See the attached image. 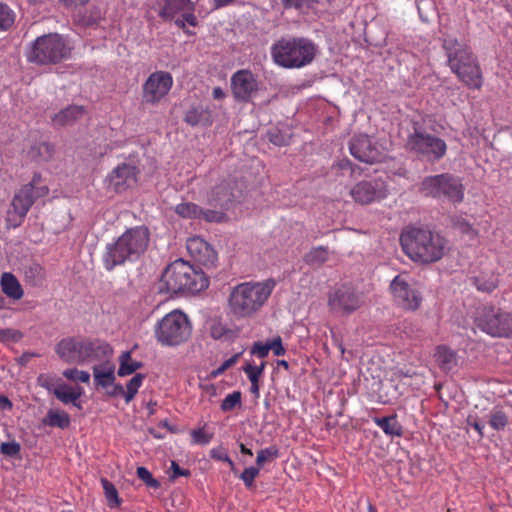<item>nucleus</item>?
I'll return each mask as SVG.
<instances>
[{
  "label": "nucleus",
  "instance_id": "obj_1",
  "mask_svg": "<svg viewBox=\"0 0 512 512\" xmlns=\"http://www.w3.org/2000/svg\"><path fill=\"white\" fill-rule=\"evenodd\" d=\"M442 48L447 56V65L452 73L469 89L480 90L483 73L477 56L466 43L452 36L442 38Z\"/></svg>",
  "mask_w": 512,
  "mask_h": 512
},
{
  "label": "nucleus",
  "instance_id": "obj_2",
  "mask_svg": "<svg viewBox=\"0 0 512 512\" xmlns=\"http://www.w3.org/2000/svg\"><path fill=\"white\" fill-rule=\"evenodd\" d=\"M400 244L412 261L431 264L444 256L447 241L439 233L427 228L409 227L402 231Z\"/></svg>",
  "mask_w": 512,
  "mask_h": 512
},
{
  "label": "nucleus",
  "instance_id": "obj_3",
  "mask_svg": "<svg viewBox=\"0 0 512 512\" xmlns=\"http://www.w3.org/2000/svg\"><path fill=\"white\" fill-rule=\"evenodd\" d=\"M149 242L148 227L141 225L127 229L115 242L106 245L102 257L104 267L112 271L126 261H137L147 250Z\"/></svg>",
  "mask_w": 512,
  "mask_h": 512
},
{
  "label": "nucleus",
  "instance_id": "obj_4",
  "mask_svg": "<svg viewBox=\"0 0 512 512\" xmlns=\"http://www.w3.org/2000/svg\"><path fill=\"white\" fill-rule=\"evenodd\" d=\"M209 277L204 271L196 270L187 261L177 259L162 273L158 287L159 293L170 296L198 293L209 286Z\"/></svg>",
  "mask_w": 512,
  "mask_h": 512
},
{
  "label": "nucleus",
  "instance_id": "obj_5",
  "mask_svg": "<svg viewBox=\"0 0 512 512\" xmlns=\"http://www.w3.org/2000/svg\"><path fill=\"white\" fill-rule=\"evenodd\" d=\"M317 47L304 37H282L271 46L273 61L287 69L302 68L315 58Z\"/></svg>",
  "mask_w": 512,
  "mask_h": 512
},
{
  "label": "nucleus",
  "instance_id": "obj_6",
  "mask_svg": "<svg viewBox=\"0 0 512 512\" xmlns=\"http://www.w3.org/2000/svg\"><path fill=\"white\" fill-rule=\"evenodd\" d=\"M275 286L274 280L264 283H241L232 288L228 305L238 318L250 316L267 301Z\"/></svg>",
  "mask_w": 512,
  "mask_h": 512
},
{
  "label": "nucleus",
  "instance_id": "obj_7",
  "mask_svg": "<svg viewBox=\"0 0 512 512\" xmlns=\"http://www.w3.org/2000/svg\"><path fill=\"white\" fill-rule=\"evenodd\" d=\"M418 192L425 198L447 201L456 206L463 202L465 186L462 179L449 172L424 177Z\"/></svg>",
  "mask_w": 512,
  "mask_h": 512
},
{
  "label": "nucleus",
  "instance_id": "obj_8",
  "mask_svg": "<svg viewBox=\"0 0 512 512\" xmlns=\"http://www.w3.org/2000/svg\"><path fill=\"white\" fill-rule=\"evenodd\" d=\"M70 55L68 42L58 33L37 37L26 51L28 62L37 65H55L68 59Z\"/></svg>",
  "mask_w": 512,
  "mask_h": 512
},
{
  "label": "nucleus",
  "instance_id": "obj_9",
  "mask_svg": "<svg viewBox=\"0 0 512 512\" xmlns=\"http://www.w3.org/2000/svg\"><path fill=\"white\" fill-rule=\"evenodd\" d=\"M405 148L419 159L431 163L440 161L447 152L446 142L442 138L426 132L418 122H413L412 132L407 136Z\"/></svg>",
  "mask_w": 512,
  "mask_h": 512
},
{
  "label": "nucleus",
  "instance_id": "obj_10",
  "mask_svg": "<svg viewBox=\"0 0 512 512\" xmlns=\"http://www.w3.org/2000/svg\"><path fill=\"white\" fill-rule=\"evenodd\" d=\"M191 324L181 311L174 310L166 314L155 326V337L166 346H177L186 342L191 336Z\"/></svg>",
  "mask_w": 512,
  "mask_h": 512
},
{
  "label": "nucleus",
  "instance_id": "obj_11",
  "mask_svg": "<svg viewBox=\"0 0 512 512\" xmlns=\"http://www.w3.org/2000/svg\"><path fill=\"white\" fill-rule=\"evenodd\" d=\"M476 326L493 337L512 338V314L496 309L483 307L475 318Z\"/></svg>",
  "mask_w": 512,
  "mask_h": 512
},
{
  "label": "nucleus",
  "instance_id": "obj_12",
  "mask_svg": "<svg viewBox=\"0 0 512 512\" xmlns=\"http://www.w3.org/2000/svg\"><path fill=\"white\" fill-rule=\"evenodd\" d=\"M363 304L361 295L350 285L343 284L329 293L328 306L332 312L350 315Z\"/></svg>",
  "mask_w": 512,
  "mask_h": 512
},
{
  "label": "nucleus",
  "instance_id": "obj_13",
  "mask_svg": "<svg viewBox=\"0 0 512 512\" xmlns=\"http://www.w3.org/2000/svg\"><path fill=\"white\" fill-rule=\"evenodd\" d=\"M243 196L242 183L235 179L223 180L211 190L208 202L221 210H229Z\"/></svg>",
  "mask_w": 512,
  "mask_h": 512
},
{
  "label": "nucleus",
  "instance_id": "obj_14",
  "mask_svg": "<svg viewBox=\"0 0 512 512\" xmlns=\"http://www.w3.org/2000/svg\"><path fill=\"white\" fill-rule=\"evenodd\" d=\"M349 151L354 158L367 164L380 163L386 159L380 146L367 134L354 135L349 141Z\"/></svg>",
  "mask_w": 512,
  "mask_h": 512
},
{
  "label": "nucleus",
  "instance_id": "obj_15",
  "mask_svg": "<svg viewBox=\"0 0 512 512\" xmlns=\"http://www.w3.org/2000/svg\"><path fill=\"white\" fill-rule=\"evenodd\" d=\"M173 85V78L169 72L156 71L149 75L143 84V99L146 103H158L168 94Z\"/></svg>",
  "mask_w": 512,
  "mask_h": 512
},
{
  "label": "nucleus",
  "instance_id": "obj_16",
  "mask_svg": "<svg viewBox=\"0 0 512 512\" xmlns=\"http://www.w3.org/2000/svg\"><path fill=\"white\" fill-rule=\"evenodd\" d=\"M231 89L236 101L250 102L259 89L256 75L248 69L236 71L231 77Z\"/></svg>",
  "mask_w": 512,
  "mask_h": 512
},
{
  "label": "nucleus",
  "instance_id": "obj_17",
  "mask_svg": "<svg viewBox=\"0 0 512 512\" xmlns=\"http://www.w3.org/2000/svg\"><path fill=\"white\" fill-rule=\"evenodd\" d=\"M391 292L396 303L405 310L415 311L422 302L421 294L403 277L397 275L390 284Z\"/></svg>",
  "mask_w": 512,
  "mask_h": 512
},
{
  "label": "nucleus",
  "instance_id": "obj_18",
  "mask_svg": "<svg viewBox=\"0 0 512 512\" xmlns=\"http://www.w3.org/2000/svg\"><path fill=\"white\" fill-rule=\"evenodd\" d=\"M187 251L191 258L207 271L216 268L218 262V254L215 249L203 238L194 236L187 240Z\"/></svg>",
  "mask_w": 512,
  "mask_h": 512
},
{
  "label": "nucleus",
  "instance_id": "obj_19",
  "mask_svg": "<svg viewBox=\"0 0 512 512\" xmlns=\"http://www.w3.org/2000/svg\"><path fill=\"white\" fill-rule=\"evenodd\" d=\"M350 195L357 203L370 204L384 199L387 196V189L381 179L364 180L350 190Z\"/></svg>",
  "mask_w": 512,
  "mask_h": 512
},
{
  "label": "nucleus",
  "instance_id": "obj_20",
  "mask_svg": "<svg viewBox=\"0 0 512 512\" xmlns=\"http://www.w3.org/2000/svg\"><path fill=\"white\" fill-rule=\"evenodd\" d=\"M49 193V188L32 189L31 185H23L14 195L12 199V207L14 212L23 219L33 204Z\"/></svg>",
  "mask_w": 512,
  "mask_h": 512
},
{
  "label": "nucleus",
  "instance_id": "obj_21",
  "mask_svg": "<svg viewBox=\"0 0 512 512\" xmlns=\"http://www.w3.org/2000/svg\"><path fill=\"white\" fill-rule=\"evenodd\" d=\"M139 170L136 166L122 163L115 167L108 175L110 187L117 193H121L137 182Z\"/></svg>",
  "mask_w": 512,
  "mask_h": 512
},
{
  "label": "nucleus",
  "instance_id": "obj_22",
  "mask_svg": "<svg viewBox=\"0 0 512 512\" xmlns=\"http://www.w3.org/2000/svg\"><path fill=\"white\" fill-rule=\"evenodd\" d=\"M80 354L78 355L83 360V363L92 361H102L110 359L113 355L112 346L100 339H82V346H80Z\"/></svg>",
  "mask_w": 512,
  "mask_h": 512
},
{
  "label": "nucleus",
  "instance_id": "obj_23",
  "mask_svg": "<svg viewBox=\"0 0 512 512\" xmlns=\"http://www.w3.org/2000/svg\"><path fill=\"white\" fill-rule=\"evenodd\" d=\"M82 339L76 337H66L61 339L55 346V352L61 360L68 364H83L80 354Z\"/></svg>",
  "mask_w": 512,
  "mask_h": 512
},
{
  "label": "nucleus",
  "instance_id": "obj_24",
  "mask_svg": "<svg viewBox=\"0 0 512 512\" xmlns=\"http://www.w3.org/2000/svg\"><path fill=\"white\" fill-rule=\"evenodd\" d=\"M95 387L108 389L116 380L115 365L110 359L92 367Z\"/></svg>",
  "mask_w": 512,
  "mask_h": 512
},
{
  "label": "nucleus",
  "instance_id": "obj_25",
  "mask_svg": "<svg viewBox=\"0 0 512 512\" xmlns=\"http://www.w3.org/2000/svg\"><path fill=\"white\" fill-rule=\"evenodd\" d=\"M164 5L158 15L165 21L172 20L178 13L194 11L195 5L191 0H163Z\"/></svg>",
  "mask_w": 512,
  "mask_h": 512
},
{
  "label": "nucleus",
  "instance_id": "obj_26",
  "mask_svg": "<svg viewBox=\"0 0 512 512\" xmlns=\"http://www.w3.org/2000/svg\"><path fill=\"white\" fill-rule=\"evenodd\" d=\"M1 289L2 292L10 299L12 300H20L23 295L24 291L23 288L17 279V277L10 273V272H4L1 275L0 279Z\"/></svg>",
  "mask_w": 512,
  "mask_h": 512
},
{
  "label": "nucleus",
  "instance_id": "obj_27",
  "mask_svg": "<svg viewBox=\"0 0 512 512\" xmlns=\"http://www.w3.org/2000/svg\"><path fill=\"white\" fill-rule=\"evenodd\" d=\"M85 113L83 106L70 105L62 110L52 118V122L58 126H66L73 124L76 120L81 118Z\"/></svg>",
  "mask_w": 512,
  "mask_h": 512
},
{
  "label": "nucleus",
  "instance_id": "obj_28",
  "mask_svg": "<svg viewBox=\"0 0 512 512\" xmlns=\"http://www.w3.org/2000/svg\"><path fill=\"white\" fill-rule=\"evenodd\" d=\"M183 120L192 127L197 125L208 126L212 123L210 111L202 106H192L186 111Z\"/></svg>",
  "mask_w": 512,
  "mask_h": 512
},
{
  "label": "nucleus",
  "instance_id": "obj_29",
  "mask_svg": "<svg viewBox=\"0 0 512 512\" xmlns=\"http://www.w3.org/2000/svg\"><path fill=\"white\" fill-rule=\"evenodd\" d=\"M373 421L387 436L401 437L404 433L403 426L398 421L396 414L385 417H375L373 418Z\"/></svg>",
  "mask_w": 512,
  "mask_h": 512
},
{
  "label": "nucleus",
  "instance_id": "obj_30",
  "mask_svg": "<svg viewBox=\"0 0 512 512\" xmlns=\"http://www.w3.org/2000/svg\"><path fill=\"white\" fill-rule=\"evenodd\" d=\"M435 359L441 370L451 371L457 364L456 353L446 345L436 348Z\"/></svg>",
  "mask_w": 512,
  "mask_h": 512
},
{
  "label": "nucleus",
  "instance_id": "obj_31",
  "mask_svg": "<svg viewBox=\"0 0 512 512\" xmlns=\"http://www.w3.org/2000/svg\"><path fill=\"white\" fill-rule=\"evenodd\" d=\"M45 426L66 429L71 424L70 416L67 412L58 409H49L46 416L42 419Z\"/></svg>",
  "mask_w": 512,
  "mask_h": 512
},
{
  "label": "nucleus",
  "instance_id": "obj_32",
  "mask_svg": "<svg viewBox=\"0 0 512 512\" xmlns=\"http://www.w3.org/2000/svg\"><path fill=\"white\" fill-rule=\"evenodd\" d=\"M131 355V351H124L119 356V368L117 371L118 376L125 377L131 375L143 367L144 364L140 361H133Z\"/></svg>",
  "mask_w": 512,
  "mask_h": 512
},
{
  "label": "nucleus",
  "instance_id": "obj_33",
  "mask_svg": "<svg viewBox=\"0 0 512 512\" xmlns=\"http://www.w3.org/2000/svg\"><path fill=\"white\" fill-rule=\"evenodd\" d=\"M24 278L29 285L40 287L43 285L46 278L45 269L39 263H31L25 267Z\"/></svg>",
  "mask_w": 512,
  "mask_h": 512
},
{
  "label": "nucleus",
  "instance_id": "obj_34",
  "mask_svg": "<svg viewBox=\"0 0 512 512\" xmlns=\"http://www.w3.org/2000/svg\"><path fill=\"white\" fill-rule=\"evenodd\" d=\"M55 147L49 142H40L31 146L28 155L35 161L48 162L52 159Z\"/></svg>",
  "mask_w": 512,
  "mask_h": 512
},
{
  "label": "nucleus",
  "instance_id": "obj_35",
  "mask_svg": "<svg viewBox=\"0 0 512 512\" xmlns=\"http://www.w3.org/2000/svg\"><path fill=\"white\" fill-rule=\"evenodd\" d=\"M82 394V388L78 387V390H74L72 387L65 383H59L57 390H55L54 396L61 401L63 404L74 403L77 401Z\"/></svg>",
  "mask_w": 512,
  "mask_h": 512
},
{
  "label": "nucleus",
  "instance_id": "obj_36",
  "mask_svg": "<svg viewBox=\"0 0 512 512\" xmlns=\"http://www.w3.org/2000/svg\"><path fill=\"white\" fill-rule=\"evenodd\" d=\"M175 213L182 218L201 219L203 209L195 203L183 202L176 205Z\"/></svg>",
  "mask_w": 512,
  "mask_h": 512
},
{
  "label": "nucleus",
  "instance_id": "obj_37",
  "mask_svg": "<svg viewBox=\"0 0 512 512\" xmlns=\"http://www.w3.org/2000/svg\"><path fill=\"white\" fill-rule=\"evenodd\" d=\"M490 427L496 431H503L509 423V417L501 408L494 407L489 413Z\"/></svg>",
  "mask_w": 512,
  "mask_h": 512
},
{
  "label": "nucleus",
  "instance_id": "obj_38",
  "mask_svg": "<svg viewBox=\"0 0 512 512\" xmlns=\"http://www.w3.org/2000/svg\"><path fill=\"white\" fill-rule=\"evenodd\" d=\"M328 260V248L325 246H318L312 248L304 256V261L308 265H322Z\"/></svg>",
  "mask_w": 512,
  "mask_h": 512
},
{
  "label": "nucleus",
  "instance_id": "obj_39",
  "mask_svg": "<svg viewBox=\"0 0 512 512\" xmlns=\"http://www.w3.org/2000/svg\"><path fill=\"white\" fill-rule=\"evenodd\" d=\"M102 488L110 508L120 506L122 500L119 498L115 485L106 478H101Z\"/></svg>",
  "mask_w": 512,
  "mask_h": 512
},
{
  "label": "nucleus",
  "instance_id": "obj_40",
  "mask_svg": "<svg viewBox=\"0 0 512 512\" xmlns=\"http://www.w3.org/2000/svg\"><path fill=\"white\" fill-rule=\"evenodd\" d=\"M451 225L460 233L468 235L470 238H475L478 234L477 230L465 218L461 216L451 217Z\"/></svg>",
  "mask_w": 512,
  "mask_h": 512
},
{
  "label": "nucleus",
  "instance_id": "obj_41",
  "mask_svg": "<svg viewBox=\"0 0 512 512\" xmlns=\"http://www.w3.org/2000/svg\"><path fill=\"white\" fill-rule=\"evenodd\" d=\"M145 379V375L141 373H136L127 383L125 390V401L129 403L133 400L135 395L138 393L139 388L141 387L143 381Z\"/></svg>",
  "mask_w": 512,
  "mask_h": 512
},
{
  "label": "nucleus",
  "instance_id": "obj_42",
  "mask_svg": "<svg viewBox=\"0 0 512 512\" xmlns=\"http://www.w3.org/2000/svg\"><path fill=\"white\" fill-rule=\"evenodd\" d=\"M318 3L319 0H281L285 10L294 9L297 11L309 10Z\"/></svg>",
  "mask_w": 512,
  "mask_h": 512
},
{
  "label": "nucleus",
  "instance_id": "obj_43",
  "mask_svg": "<svg viewBox=\"0 0 512 512\" xmlns=\"http://www.w3.org/2000/svg\"><path fill=\"white\" fill-rule=\"evenodd\" d=\"M210 335L215 340H230L234 337V331L220 322L214 323L210 328Z\"/></svg>",
  "mask_w": 512,
  "mask_h": 512
},
{
  "label": "nucleus",
  "instance_id": "obj_44",
  "mask_svg": "<svg viewBox=\"0 0 512 512\" xmlns=\"http://www.w3.org/2000/svg\"><path fill=\"white\" fill-rule=\"evenodd\" d=\"M279 457V449L276 445H272L265 449H261L257 453L256 464L258 466H263L266 461L274 460Z\"/></svg>",
  "mask_w": 512,
  "mask_h": 512
},
{
  "label": "nucleus",
  "instance_id": "obj_45",
  "mask_svg": "<svg viewBox=\"0 0 512 512\" xmlns=\"http://www.w3.org/2000/svg\"><path fill=\"white\" fill-rule=\"evenodd\" d=\"M15 20L14 12L8 5L0 3V30L9 29Z\"/></svg>",
  "mask_w": 512,
  "mask_h": 512
},
{
  "label": "nucleus",
  "instance_id": "obj_46",
  "mask_svg": "<svg viewBox=\"0 0 512 512\" xmlns=\"http://www.w3.org/2000/svg\"><path fill=\"white\" fill-rule=\"evenodd\" d=\"M242 394L240 391H234L228 394L221 403V410L223 412H230L237 406L241 405Z\"/></svg>",
  "mask_w": 512,
  "mask_h": 512
},
{
  "label": "nucleus",
  "instance_id": "obj_47",
  "mask_svg": "<svg viewBox=\"0 0 512 512\" xmlns=\"http://www.w3.org/2000/svg\"><path fill=\"white\" fill-rule=\"evenodd\" d=\"M136 474L140 480H142L148 487L158 489L161 486L160 481L155 479L151 472L143 466H140L136 470Z\"/></svg>",
  "mask_w": 512,
  "mask_h": 512
},
{
  "label": "nucleus",
  "instance_id": "obj_48",
  "mask_svg": "<svg viewBox=\"0 0 512 512\" xmlns=\"http://www.w3.org/2000/svg\"><path fill=\"white\" fill-rule=\"evenodd\" d=\"M267 137L275 146H287L290 142V136L282 133L279 129L274 128L268 131Z\"/></svg>",
  "mask_w": 512,
  "mask_h": 512
},
{
  "label": "nucleus",
  "instance_id": "obj_49",
  "mask_svg": "<svg viewBox=\"0 0 512 512\" xmlns=\"http://www.w3.org/2000/svg\"><path fill=\"white\" fill-rule=\"evenodd\" d=\"M63 376L68 380L80 381L82 383H88L90 381V374L86 371L78 370L77 368L64 370Z\"/></svg>",
  "mask_w": 512,
  "mask_h": 512
},
{
  "label": "nucleus",
  "instance_id": "obj_50",
  "mask_svg": "<svg viewBox=\"0 0 512 512\" xmlns=\"http://www.w3.org/2000/svg\"><path fill=\"white\" fill-rule=\"evenodd\" d=\"M192 442L198 445H207L213 439L212 433H207L204 428L191 431Z\"/></svg>",
  "mask_w": 512,
  "mask_h": 512
},
{
  "label": "nucleus",
  "instance_id": "obj_51",
  "mask_svg": "<svg viewBox=\"0 0 512 512\" xmlns=\"http://www.w3.org/2000/svg\"><path fill=\"white\" fill-rule=\"evenodd\" d=\"M21 451V446L16 441L3 442L0 445V453L8 457H17Z\"/></svg>",
  "mask_w": 512,
  "mask_h": 512
},
{
  "label": "nucleus",
  "instance_id": "obj_52",
  "mask_svg": "<svg viewBox=\"0 0 512 512\" xmlns=\"http://www.w3.org/2000/svg\"><path fill=\"white\" fill-rule=\"evenodd\" d=\"M259 472V468L254 466L245 468L243 470V472L240 475V478L242 479L247 488H251L253 486L254 480L259 475Z\"/></svg>",
  "mask_w": 512,
  "mask_h": 512
},
{
  "label": "nucleus",
  "instance_id": "obj_53",
  "mask_svg": "<svg viewBox=\"0 0 512 512\" xmlns=\"http://www.w3.org/2000/svg\"><path fill=\"white\" fill-rule=\"evenodd\" d=\"M226 218V214L222 211L212 210V209H203V213H201V219H204L207 222L221 223Z\"/></svg>",
  "mask_w": 512,
  "mask_h": 512
},
{
  "label": "nucleus",
  "instance_id": "obj_54",
  "mask_svg": "<svg viewBox=\"0 0 512 512\" xmlns=\"http://www.w3.org/2000/svg\"><path fill=\"white\" fill-rule=\"evenodd\" d=\"M37 383L42 388L46 389L49 393L55 394V390H57V385H55L54 379L48 375H39L37 377Z\"/></svg>",
  "mask_w": 512,
  "mask_h": 512
},
{
  "label": "nucleus",
  "instance_id": "obj_55",
  "mask_svg": "<svg viewBox=\"0 0 512 512\" xmlns=\"http://www.w3.org/2000/svg\"><path fill=\"white\" fill-rule=\"evenodd\" d=\"M473 283L479 291L492 292L496 288V283L493 280H485L480 277H474Z\"/></svg>",
  "mask_w": 512,
  "mask_h": 512
},
{
  "label": "nucleus",
  "instance_id": "obj_56",
  "mask_svg": "<svg viewBox=\"0 0 512 512\" xmlns=\"http://www.w3.org/2000/svg\"><path fill=\"white\" fill-rule=\"evenodd\" d=\"M270 351L269 343L255 342L251 349V354L257 355L259 358H265Z\"/></svg>",
  "mask_w": 512,
  "mask_h": 512
},
{
  "label": "nucleus",
  "instance_id": "obj_57",
  "mask_svg": "<svg viewBox=\"0 0 512 512\" xmlns=\"http://www.w3.org/2000/svg\"><path fill=\"white\" fill-rule=\"evenodd\" d=\"M22 337V334L18 330L14 329H0V341H18Z\"/></svg>",
  "mask_w": 512,
  "mask_h": 512
},
{
  "label": "nucleus",
  "instance_id": "obj_58",
  "mask_svg": "<svg viewBox=\"0 0 512 512\" xmlns=\"http://www.w3.org/2000/svg\"><path fill=\"white\" fill-rule=\"evenodd\" d=\"M171 470L172 474L170 475V480L174 481L176 478L183 476L189 477L191 475V471L189 469L181 468L176 461H171Z\"/></svg>",
  "mask_w": 512,
  "mask_h": 512
},
{
  "label": "nucleus",
  "instance_id": "obj_59",
  "mask_svg": "<svg viewBox=\"0 0 512 512\" xmlns=\"http://www.w3.org/2000/svg\"><path fill=\"white\" fill-rule=\"evenodd\" d=\"M241 354H242V352L236 353L233 356H231L230 358H228L227 360H225L220 365V367L217 368V370L214 372V374L219 375V374L223 373L224 371H226L227 369H229L230 367H232L233 365H235L236 362L238 361L239 357L241 356Z\"/></svg>",
  "mask_w": 512,
  "mask_h": 512
},
{
  "label": "nucleus",
  "instance_id": "obj_60",
  "mask_svg": "<svg viewBox=\"0 0 512 512\" xmlns=\"http://www.w3.org/2000/svg\"><path fill=\"white\" fill-rule=\"evenodd\" d=\"M268 343L270 346V350H272L276 356H281L285 354L286 350L282 345V339L280 336L273 338Z\"/></svg>",
  "mask_w": 512,
  "mask_h": 512
},
{
  "label": "nucleus",
  "instance_id": "obj_61",
  "mask_svg": "<svg viewBox=\"0 0 512 512\" xmlns=\"http://www.w3.org/2000/svg\"><path fill=\"white\" fill-rule=\"evenodd\" d=\"M106 395L108 397L123 396L125 398V389L122 384L113 382V384L106 389Z\"/></svg>",
  "mask_w": 512,
  "mask_h": 512
},
{
  "label": "nucleus",
  "instance_id": "obj_62",
  "mask_svg": "<svg viewBox=\"0 0 512 512\" xmlns=\"http://www.w3.org/2000/svg\"><path fill=\"white\" fill-rule=\"evenodd\" d=\"M242 370L247 375V377L250 380L251 384L259 383V379H260L261 375H259L254 370V366L252 364L246 363V365L242 367Z\"/></svg>",
  "mask_w": 512,
  "mask_h": 512
},
{
  "label": "nucleus",
  "instance_id": "obj_63",
  "mask_svg": "<svg viewBox=\"0 0 512 512\" xmlns=\"http://www.w3.org/2000/svg\"><path fill=\"white\" fill-rule=\"evenodd\" d=\"M227 451L223 446H218L210 450V457L216 461L225 460Z\"/></svg>",
  "mask_w": 512,
  "mask_h": 512
},
{
  "label": "nucleus",
  "instance_id": "obj_64",
  "mask_svg": "<svg viewBox=\"0 0 512 512\" xmlns=\"http://www.w3.org/2000/svg\"><path fill=\"white\" fill-rule=\"evenodd\" d=\"M26 185H31L34 190H37L38 188H48L46 185L42 184V176L39 172H35L32 180Z\"/></svg>",
  "mask_w": 512,
  "mask_h": 512
}]
</instances>
